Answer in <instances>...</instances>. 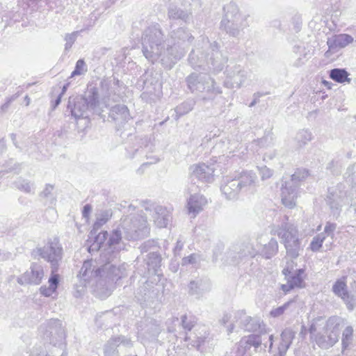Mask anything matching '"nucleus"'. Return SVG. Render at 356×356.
<instances>
[{
    "instance_id": "obj_24",
    "label": "nucleus",
    "mask_w": 356,
    "mask_h": 356,
    "mask_svg": "<svg viewBox=\"0 0 356 356\" xmlns=\"http://www.w3.org/2000/svg\"><path fill=\"white\" fill-rule=\"evenodd\" d=\"M94 263L95 261L92 260H87L83 262L79 273V277L84 282H88L92 278L100 277L102 268L95 269L96 266L94 265Z\"/></svg>"
},
{
    "instance_id": "obj_43",
    "label": "nucleus",
    "mask_w": 356,
    "mask_h": 356,
    "mask_svg": "<svg viewBox=\"0 0 356 356\" xmlns=\"http://www.w3.org/2000/svg\"><path fill=\"white\" fill-rule=\"evenodd\" d=\"M353 329L347 326L342 333L341 343L343 349H346L353 341Z\"/></svg>"
},
{
    "instance_id": "obj_55",
    "label": "nucleus",
    "mask_w": 356,
    "mask_h": 356,
    "mask_svg": "<svg viewBox=\"0 0 356 356\" xmlns=\"http://www.w3.org/2000/svg\"><path fill=\"white\" fill-rule=\"evenodd\" d=\"M336 224L327 222L324 228V232H322L321 234H325L326 238L330 237L332 240L334 236V232L336 229Z\"/></svg>"
},
{
    "instance_id": "obj_27",
    "label": "nucleus",
    "mask_w": 356,
    "mask_h": 356,
    "mask_svg": "<svg viewBox=\"0 0 356 356\" xmlns=\"http://www.w3.org/2000/svg\"><path fill=\"white\" fill-rule=\"evenodd\" d=\"M207 203V200L203 195L200 194L192 195L187 202L188 213L193 214V216L195 217L203 209Z\"/></svg>"
},
{
    "instance_id": "obj_15",
    "label": "nucleus",
    "mask_w": 356,
    "mask_h": 356,
    "mask_svg": "<svg viewBox=\"0 0 356 356\" xmlns=\"http://www.w3.org/2000/svg\"><path fill=\"white\" fill-rule=\"evenodd\" d=\"M258 252L254 245L250 241L234 245L228 252V257L232 259L234 263L238 262L246 257H254Z\"/></svg>"
},
{
    "instance_id": "obj_41",
    "label": "nucleus",
    "mask_w": 356,
    "mask_h": 356,
    "mask_svg": "<svg viewBox=\"0 0 356 356\" xmlns=\"http://www.w3.org/2000/svg\"><path fill=\"white\" fill-rule=\"evenodd\" d=\"M113 289V284L108 282L106 287L102 286V281L99 280L97 286L96 296L101 299H105L112 293Z\"/></svg>"
},
{
    "instance_id": "obj_11",
    "label": "nucleus",
    "mask_w": 356,
    "mask_h": 356,
    "mask_svg": "<svg viewBox=\"0 0 356 356\" xmlns=\"http://www.w3.org/2000/svg\"><path fill=\"white\" fill-rule=\"evenodd\" d=\"M273 335L268 334H250L243 337L238 344V353L237 356H243L248 349L254 347L257 351L259 348L262 349L261 345L264 346V350L268 347V351L273 352Z\"/></svg>"
},
{
    "instance_id": "obj_16",
    "label": "nucleus",
    "mask_w": 356,
    "mask_h": 356,
    "mask_svg": "<svg viewBox=\"0 0 356 356\" xmlns=\"http://www.w3.org/2000/svg\"><path fill=\"white\" fill-rule=\"evenodd\" d=\"M241 192L245 194H253L257 188V177L252 171H243L235 177Z\"/></svg>"
},
{
    "instance_id": "obj_49",
    "label": "nucleus",
    "mask_w": 356,
    "mask_h": 356,
    "mask_svg": "<svg viewBox=\"0 0 356 356\" xmlns=\"http://www.w3.org/2000/svg\"><path fill=\"white\" fill-rule=\"evenodd\" d=\"M15 186L19 190L24 191L26 193H30L32 192L33 184H31L27 180L19 179L17 181L15 182Z\"/></svg>"
},
{
    "instance_id": "obj_20",
    "label": "nucleus",
    "mask_w": 356,
    "mask_h": 356,
    "mask_svg": "<svg viewBox=\"0 0 356 356\" xmlns=\"http://www.w3.org/2000/svg\"><path fill=\"white\" fill-rule=\"evenodd\" d=\"M169 37L167 48L173 47V52H175L176 49L178 50L181 49L184 53V49L181 47V42L193 38L191 34L184 28H179L177 30L172 31L169 34Z\"/></svg>"
},
{
    "instance_id": "obj_39",
    "label": "nucleus",
    "mask_w": 356,
    "mask_h": 356,
    "mask_svg": "<svg viewBox=\"0 0 356 356\" xmlns=\"http://www.w3.org/2000/svg\"><path fill=\"white\" fill-rule=\"evenodd\" d=\"M349 73L345 69L334 68L330 71V77L338 83L350 82L348 78Z\"/></svg>"
},
{
    "instance_id": "obj_9",
    "label": "nucleus",
    "mask_w": 356,
    "mask_h": 356,
    "mask_svg": "<svg viewBox=\"0 0 356 356\" xmlns=\"http://www.w3.org/2000/svg\"><path fill=\"white\" fill-rule=\"evenodd\" d=\"M44 338L54 346H58L63 350L61 356H67L65 351V334L62 323L58 319H50L44 326L41 327Z\"/></svg>"
},
{
    "instance_id": "obj_64",
    "label": "nucleus",
    "mask_w": 356,
    "mask_h": 356,
    "mask_svg": "<svg viewBox=\"0 0 356 356\" xmlns=\"http://www.w3.org/2000/svg\"><path fill=\"white\" fill-rule=\"evenodd\" d=\"M60 102H61V95H59L52 104L53 109H55L60 104Z\"/></svg>"
},
{
    "instance_id": "obj_48",
    "label": "nucleus",
    "mask_w": 356,
    "mask_h": 356,
    "mask_svg": "<svg viewBox=\"0 0 356 356\" xmlns=\"http://www.w3.org/2000/svg\"><path fill=\"white\" fill-rule=\"evenodd\" d=\"M88 70L85 61L83 59H79L76 61L75 68L71 74L70 77L75 76H80L84 74Z\"/></svg>"
},
{
    "instance_id": "obj_21",
    "label": "nucleus",
    "mask_w": 356,
    "mask_h": 356,
    "mask_svg": "<svg viewBox=\"0 0 356 356\" xmlns=\"http://www.w3.org/2000/svg\"><path fill=\"white\" fill-rule=\"evenodd\" d=\"M145 211L152 212V216L154 222L159 228L165 227L171 220L170 211L163 206L153 207V209L146 207Z\"/></svg>"
},
{
    "instance_id": "obj_42",
    "label": "nucleus",
    "mask_w": 356,
    "mask_h": 356,
    "mask_svg": "<svg viewBox=\"0 0 356 356\" xmlns=\"http://www.w3.org/2000/svg\"><path fill=\"white\" fill-rule=\"evenodd\" d=\"M111 216L112 213L109 210L102 211L99 213H98L97 216L96 221L94 223V229H99L103 225L108 222V220L111 218Z\"/></svg>"
},
{
    "instance_id": "obj_37",
    "label": "nucleus",
    "mask_w": 356,
    "mask_h": 356,
    "mask_svg": "<svg viewBox=\"0 0 356 356\" xmlns=\"http://www.w3.org/2000/svg\"><path fill=\"white\" fill-rule=\"evenodd\" d=\"M161 257L154 252H149L147 258V265L149 270H152L154 274L159 275V269L161 266Z\"/></svg>"
},
{
    "instance_id": "obj_26",
    "label": "nucleus",
    "mask_w": 356,
    "mask_h": 356,
    "mask_svg": "<svg viewBox=\"0 0 356 356\" xmlns=\"http://www.w3.org/2000/svg\"><path fill=\"white\" fill-rule=\"evenodd\" d=\"M239 145L238 140L224 137L215 145L213 149L214 151L221 152L223 155H227V156L229 157L230 156L229 154L235 153Z\"/></svg>"
},
{
    "instance_id": "obj_40",
    "label": "nucleus",
    "mask_w": 356,
    "mask_h": 356,
    "mask_svg": "<svg viewBox=\"0 0 356 356\" xmlns=\"http://www.w3.org/2000/svg\"><path fill=\"white\" fill-rule=\"evenodd\" d=\"M278 250V243L276 239L272 238L267 244H265L261 251V254L266 259L273 257Z\"/></svg>"
},
{
    "instance_id": "obj_52",
    "label": "nucleus",
    "mask_w": 356,
    "mask_h": 356,
    "mask_svg": "<svg viewBox=\"0 0 356 356\" xmlns=\"http://www.w3.org/2000/svg\"><path fill=\"white\" fill-rule=\"evenodd\" d=\"M107 235V232L99 233L96 237V243H94L88 248L89 252H90L95 250H99L102 248L101 244H102L106 240Z\"/></svg>"
},
{
    "instance_id": "obj_1",
    "label": "nucleus",
    "mask_w": 356,
    "mask_h": 356,
    "mask_svg": "<svg viewBox=\"0 0 356 356\" xmlns=\"http://www.w3.org/2000/svg\"><path fill=\"white\" fill-rule=\"evenodd\" d=\"M143 52L145 58L154 63L160 60L165 67L171 68L172 65L184 56L183 49L173 47L164 49L163 45V33L159 24H152L143 31L142 36Z\"/></svg>"
},
{
    "instance_id": "obj_4",
    "label": "nucleus",
    "mask_w": 356,
    "mask_h": 356,
    "mask_svg": "<svg viewBox=\"0 0 356 356\" xmlns=\"http://www.w3.org/2000/svg\"><path fill=\"white\" fill-rule=\"evenodd\" d=\"M98 99V93L95 89H91L85 96H70L67 111H70L75 120L86 119L91 113L100 115L103 110Z\"/></svg>"
},
{
    "instance_id": "obj_3",
    "label": "nucleus",
    "mask_w": 356,
    "mask_h": 356,
    "mask_svg": "<svg viewBox=\"0 0 356 356\" xmlns=\"http://www.w3.org/2000/svg\"><path fill=\"white\" fill-rule=\"evenodd\" d=\"M216 42H210L207 38H202L189 54L188 63L194 69H212L219 72L223 69L227 58L219 51Z\"/></svg>"
},
{
    "instance_id": "obj_36",
    "label": "nucleus",
    "mask_w": 356,
    "mask_h": 356,
    "mask_svg": "<svg viewBox=\"0 0 356 356\" xmlns=\"http://www.w3.org/2000/svg\"><path fill=\"white\" fill-rule=\"evenodd\" d=\"M346 278V277H343L342 278L337 280L332 286V291L334 293L341 298L345 301L348 300L349 298Z\"/></svg>"
},
{
    "instance_id": "obj_47",
    "label": "nucleus",
    "mask_w": 356,
    "mask_h": 356,
    "mask_svg": "<svg viewBox=\"0 0 356 356\" xmlns=\"http://www.w3.org/2000/svg\"><path fill=\"white\" fill-rule=\"evenodd\" d=\"M193 106V101H187L177 106L175 111L179 116H181L190 112Z\"/></svg>"
},
{
    "instance_id": "obj_56",
    "label": "nucleus",
    "mask_w": 356,
    "mask_h": 356,
    "mask_svg": "<svg viewBox=\"0 0 356 356\" xmlns=\"http://www.w3.org/2000/svg\"><path fill=\"white\" fill-rule=\"evenodd\" d=\"M258 170L262 180L269 179L273 175V171L266 166L258 167Z\"/></svg>"
},
{
    "instance_id": "obj_6",
    "label": "nucleus",
    "mask_w": 356,
    "mask_h": 356,
    "mask_svg": "<svg viewBox=\"0 0 356 356\" xmlns=\"http://www.w3.org/2000/svg\"><path fill=\"white\" fill-rule=\"evenodd\" d=\"M275 232L284 244L287 256L292 259L297 258L301 250L297 227L291 223L285 222L282 223Z\"/></svg>"
},
{
    "instance_id": "obj_29",
    "label": "nucleus",
    "mask_w": 356,
    "mask_h": 356,
    "mask_svg": "<svg viewBox=\"0 0 356 356\" xmlns=\"http://www.w3.org/2000/svg\"><path fill=\"white\" fill-rule=\"evenodd\" d=\"M110 118L119 124H123L129 120L130 115L125 105L118 104L113 106L109 113Z\"/></svg>"
},
{
    "instance_id": "obj_18",
    "label": "nucleus",
    "mask_w": 356,
    "mask_h": 356,
    "mask_svg": "<svg viewBox=\"0 0 356 356\" xmlns=\"http://www.w3.org/2000/svg\"><path fill=\"white\" fill-rule=\"evenodd\" d=\"M214 167L206 163H198L191 167L192 178H195L202 182L211 183L214 180Z\"/></svg>"
},
{
    "instance_id": "obj_45",
    "label": "nucleus",
    "mask_w": 356,
    "mask_h": 356,
    "mask_svg": "<svg viewBox=\"0 0 356 356\" xmlns=\"http://www.w3.org/2000/svg\"><path fill=\"white\" fill-rule=\"evenodd\" d=\"M294 300H289L288 302H285L283 305L278 307L277 308L273 309L270 314L272 317L277 318L281 316L286 311H287L290 306L294 303Z\"/></svg>"
},
{
    "instance_id": "obj_17",
    "label": "nucleus",
    "mask_w": 356,
    "mask_h": 356,
    "mask_svg": "<svg viewBox=\"0 0 356 356\" xmlns=\"http://www.w3.org/2000/svg\"><path fill=\"white\" fill-rule=\"evenodd\" d=\"M43 276L44 270L42 266L38 263H33L30 270H27L17 278V282L20 284H39L41 283Z\"/></svg>"
},
{
    "instance_id": "obj_38",
    "label": "nucleus",
    "mask_w": 356,
    "mask_h": 356,
    "mask_svg": "<svg viewBox=\"0 0 356 356\" xmlns=\"http://www.w3.org/2000/svg\"><path fill=\"white\" fill-rule=\"evenodd\" d=\"M343 320L341 317L339 316H331L330 317L325 325V332H334L336 334L337 338L339 339V326L343 323Z\"/></svg>"
},
{
    "instance_id": "obj_22",
    "label": "nucleus",
    "mask_w": 356,
    "mask_h": 356,
    "mask_svg": "<svg viewBox=\"0 0 356 356\" xmlns=\"http://www.w3.org/2000/svg\"><path fill=\"white\" fill-rule=\"evenodd\" d=\"M353 42V38L346 33L334 35L327 38V44L328 50L325 52V55L329 56L331 52L337 51L339 49L344 48Z\"/></svg>"
},
{
    "instance_id": "obj_61",
    "label": "nucleus",
    "mask_w": 356,
    "mask_h": 356,
    "mask_svg": "<svg viewBox=\"0 0 356 356\" xmlns=\"http://www.w3.org/2000/svg\"><path fill=\"white\" fill-rule=\"evenodd\" d=\"M92 211V207L90 204H86L83 207V211H82V215L84 218H88Z\"/></svg>"
},
{
    "instance_id": "obj_34",
    "label": "nucleus",
    "mask_w": 356,
    "mask_h": 356,
    "mask_svg": "<svg viewBox=\"0 0 356 356\" xmlns=\"http://www.w3.org/2000/svg\"><path fill=\"white\" fill-rule=\"evenodd\" d=\"M170 1L171 3L168 8V18L170 19H181L184 22H186L189 18L188 13L173 4L174 3H177V0Z\"/></svg>"
},
{
    "instance_id": "obj_51",
    "label": "nucleus",
    "mask_w": 356,
    "mask_h": 356,
    "mask_svg": "<svg viewBox=\"0 0 356 356\" xmlns=\"http://www.w3.org/2000/svg\"><path fill=\"white\" fill-rule=\"evenodd\" d=\"M181 318L183 328L185 330L191 331L195 323V318L192 316L184 315Z\"/></svg>"
},
{
    "instance_id": "obj_10",
    "label": "nucleus",
    "mask_w": 356,
    "mask_h": 356,
    "mask_svg": "<svg viewBox=\"0 0 356 356\" xmlns=\"http://www.w3.org/2000/svg\"><path fill=\"white\" fill-rule=\"evenodd\" d=\"M188 88L192 92H207L213 95L222 92L219 86H216V82L207 74L193 73L186 79Z\"/></svg>"
},
{
    "instance_id": "obj_7",
    "label": "nucleus",
    "mask_w": 356,
    "mask_h": 356,
    "mask_svg": "<svg viewBox=\"0 0 356 356\" xmlns=\"http://www.w3.org/2000/svg\"><path fill=\"white\" fill-rule=\"evenodd\" d=\"M34 258L40 257L51 264V273H56L63 258V248L58 238L49 239L43 247H38L32 252Z\"/></svg>"
},
{
    "instance_id": "obj_59",
    "label": "nucleus",
    "mask_w": 356,
    "mask_h": 356,
    "mask_svg": "<svg viewBox=\"0 0 356 356\" xmlns=\"http://www.w3.org/2000/svg\"><path fill=\"white\" fill-rule=\"evenodd\" d=\"M54 190V186L51 184H47L45 186L44 189L41 193V195L43 197H48L49 195L51 194L52 191Z\"/></svg>"
},
{
    "instance_id": "obj_44",
    "label": "nucleus",
    "mask_w": 356,
    "mask_h": 356,
    "mask_svg": "<svg viewBox=\"0 0 356 356\" xmlns=\"http://www.w3.org/2000/svg\"><path fill=\"white\" fill-rule=\"evenodd\" d=\"M345 181L351 185L356 186V163L349 166L344 175Z\"/></svg>"
},
{
    "instance_id": "obj_50",
    "label": "nucleus",
    "mask_w": 356,
    "mask_h": 356,
    "mask_svg": "<svg viewBox=\"0 0 356 356\" xmlns=\"http://www.w3.org/2000/svg\"><path fill=\"white\" fill-rule=\"evenodd\" d=\"M79 32V31H74L71 33H67L65 36V51H68L71 47H72L73 44L76 41Z\"/></svg>"
},
{
    "instance_id": "obj_33",
    "label": "nucleus",
    "mask_w": 356,
    "mask_h": 356,
    "mask_svg": "<svg viewBox=\"0 0 356 356\" xmlns=\"http://www.w3.org/2000/svg\"><path fill=\"white\" fill-rule=\"evenodd\" d=\"M313 139L312 133L308 129L299 130L293 138V147L300 149L306 146Z\"/></svg>"
},
{
    "instance_id": "obj_28",
    "label": "nucleus",
    "mask_w": 356,
    "mask_h": 356,
    "mask_svg": "<svg viewBox=\"0 0 356 356\" xmlns=\"http://www.w3.org/2000/svg\"><path fill=\"white\" fill-rule=\"evenodd\" d=\"M341 185L339 186V194L337 191L330 193V195L327 197V202L330 205V209L334 212H338L343 204H346L348 197L344 200L343 193L341 190ZM346 193H344L346 195Z\"/></svg>"
},
{
    "instance_id": "obj_8",
    "label": "nucleus",
    "mask_w": 356,
    "mask_h": 356,
    "mask_svg": "<svg viewBox=\"0 0 356 356\" xmlns=\"http://www.w3.org/2000/svg\"><path fill=\"white\" fill-rule=\"evenodd\" d=\"M308 176V171L302 169L298 170L291 175L289 181H285V185L282 187V202L283 204L290 209L296 206V200L298 197V188L299 182Z\"/></svg>"
},
{
    "instance_id": "obj_30",
    "label": "nucleus",
    "mask_w": 356,
    "mask_h": 356,
    "mask_svg": "<svg viewBox=\"0 0 356 356\" xmlns=\"http://www.w3.org/2000/svg\"><path fill=\"white\" fill-rule=\"evenodd\" d=\"M266 325L261 323L259 319L244 316L242 327L248 332H259V334H268L266 330Z\"/></svg>"
},
{
    "instance_id": "obj_46",
    "label": "nucleus",
    "mask_w": 356,
    "mask_h": 356,
    "mask_svg": "<svg viewBox=\"0 0 356 356\" xmlns=\"http://www.w3.org/2000/svg\"><path fill=\"white\" fill-rule=\"evenodd\" d=\"M326 236L325 234H318L314 236L310 243V248L313 252H317L323 245V243L325 241Z\"/></svg>"
},
{
    "instance_id": "obj_23",
    "label": "nucleus",
    "mask_w": 356,
    "mask_h": 356,
    "mask_svg": "<svg viewBox=\"0 0 356 356\" xmlns=\"http://www.w3.org/2000/svg\"><path fill=\"white\" fill-rule=\"evenodd\" d=\"M120 344H122L127 347L133 346L131 339H127L124 336L112 337L105 345L104 356H118L117 348Z\"/></svg>"
},
{
    "instance_id": "obj_35",
    "label": "nucleus",
    "mask_w": 356,
    "mask_h": 356,
    "mask_svg": "<svg viewBox=\"0 0 356 356\" xmlns=\"http://www.w3.org/2000/svg\"><path fill=\"white\" fill-rule=\"evenodd\" d=\"M48 282L49 284V286L48 287H47L46 286H42L40 289L41 294L46 297H49L54 293L56 292L59 282L58 275L56 274V273H51V277H49Z\"/></svg>"
},
{
    "instance_id": "obj_57",
    "label": "nucleus",
    "mask_w": 356,
    "mask_h": 356,
    "mask_svg": "<svg viewBox=\"0 0 356 356\" xmlns=\"http://www.w3.org/2000/svg\"><path fill=\"white\" fill-rule=\"evenodd\" d=\"M350 195V208H353L355 213H356V189H352Z\"/></svg>"
},
{
    "instance_id": "obj_58",
    "label": "nucleus",
    "mask_w": 356,
    "mask_h": 356,
    "mask_svg": "<svg viewBox=\"0 0 356 356\" xmlns=\"http://www.w3.org/2000/svg\"><path fill=\"white\" fill-rule=\"evenodd\" d=\"M205 339H206L205 336L197 337L196 340H192V342H191L192 346L196 347L197 349H200L202 343H203Z\"/></svg>"
},
{
    "instance_id": "obj_54",
    "label": "nucleus",
    "mask_w": 356,
    "mask_h": 356,
    "mask_svg": "<svg viewBox=\"0 0 356 356\" xmlns=\"http://www.w3.org/2000/svg\"><path fill=\"white\" fill-rule=\"evenodd\" d=\"M341 167V163L339 159H333L327 163V169L330 170L333 174H337L340 172Z\"/></svg>"
},
{
    "instance_id": "obj_14",
    "label": "nucleus",
    "mask_w": 356,
    "mask_h": 356,
    "mask_svg": "<svg viewBox=\"0 0 356 356\" xmlns=\"http://www.w3.org/2000/svg\"><path fill=\"white\" fill-rule=\"evenodd\" d=\"M119 252H108V248L104 252L101 254V257L105 258L106 263L102 267V273L100 278H105L108 282L113 284L118 280L124 276V272L122 268L117 267L115 264H111L113 259L116 257Z\"/></svg>"
},
{
    "instance_id": "obj_63",
    "label": "nucleus",
    "mask_w": 356,
    "mask_h": 356,
    "mask_svg": "<svg viewBox=\"0 0 356 356\" xmlns=\"http://www.w3.org/2000/svg\"><path fill=\"white\" fill-rule=\"evenodd\" d=\"M231 317L232 316L230 314H226L223 316V317L220 320V322L222 323V324L226 325L227 323L230 321Z\"/></svg>"
},
{
    "instance_id": "obj_31",
    "label": "nucleus",
    "mask_w": 356,
    "mask_h": 356,
    "mask_svg": "<svg viewBox=\"0 0 356 356\" xmlns=\"http://www.w3.org/2000/svg\"><path fill=\"white\" fill-rule=\"evenodd\" d=\"M314 340L320 348L327 349L333 346L339 339L334 332L326 333L325 332L324 334H316Z\"/></svg>"
},
{
    "instance_id": "obj_62",
    "label": "nucleus",
    "mask_w": 356,
    "mask_h": 356,
    "mask_svg": "<svg viewBox=\"0 0 356 356\" xmlns=\"http://www.w3.org/2000/svg\"><path fill=\"white\" fill-rule=\"evenodd\" d=\"M305 56H306V54H305ZM305 56H304V58H298L293 63V65L296 66V67H300L302 66L303 64H305Z\"/></svg>"
},
{
    "instance_id": "obj_13",
    "label": "nucleus",
    "mask_w": 356,
    "mask_h": 356,
    "mask_svg": "<svg viewBox=\"0 0 356 356\" xmlns=\"http://www.w3.org/2000/svg\"><path fill=\"white\" fill-rule=\"evenodd\" d=\"M224 86L228 88H240L246 82L248 72L241 65L234 63L227 66Z\"/></svg>"
},
{
    "instance_id": "obj_53",
    "label": "nucleus",
    "mask_w": 356,
    "mask_h": 356,
    "mask_svg": "<svg viewBox=\"0 0 356 356\" xmlns=\"http://www.w3.org/2000/svg\"><path fill=\"white\" fill-rule=\"evenodd\" d=\"M200 261V257L198 254H191L189 256L184 257L181 260L182 266L196 265Z\"/></svg>"
},
{
    "instance_id": "obj_60",
    "label": "nucleus",
    "mask_w": 356,
    "mask_h": 356,
    "mask_svg": "<svg viewBox=\"0 0 356 356\" xmlns=\"http://www.w3.org/2000/svg\"><path fill=\"white\" fill-rule=\"evenodd\" d=\"M184 247V242L181 241V240H178L177 241V243H176V246L174 249V253H175V255H178L179 254L181 250H182Z\"/></svg>"
},
{
    "instance_id": "obj_25",
    "label": "nucleus",
    "mask_w": 356,
    "mask_h": 356,
    "mask_svg": "<svg viewBox=\"0 0 356 356\" xmlns=\"http://www.w3.org/2000/svg\"><path fill=\"white\" fill-rule=\"evenodd\" d=\"M221 191L227 200H235L241 192L236 177H227L221 186Z\"/></svg>"
},
{
    "instance_id": "obj_19",
    "label": "nucleus",
    "mask_w": 356,
    "mask_h": 356,
    "mask_svg": "<svg viewBox=\"0 0 356 356\" xmlns=\"http://www.w3.org/2000/svg\"><path fill=\"white\" fill-rule=\"evenodd\" d=\"M211 289L210 281L204 278H195L188 284V293L196 298L203 297Z\"/></svg>"
},
{
    "instance_id": "obj_2",
    "label": "nucleus",
    "mask_w": 356,
    "mask_h": 356,
    "mask_svg": "<svg viewBox=\"0 0 356 356\" xmlns=\"http://www.w3.org/2000/svg\"><path fill=\"white\" fill-rule=\"evenodd\" d=\"M135 208L129 207L131 213L122 217L118 227L114 229L107 243L108 252H120L124 250L125 245L122 241V234L127 240H139L147 237L149 232L146 218L142 215L134 213Z\"/></svg>"
},
{
    "instance_id": "obj_32",
    "label": "nucleus",
    "mask_w": 356,
    "mask_h": 356,
    "mask_svg": "<svg viewBox=\"0 0 356 356\" xmlns=\"http://www.w3.org/2000/svg\"><path fill=\"white\" fill-rule=\"evenodd\" d=\"M295 337V332L290 328H286L281 334V341L277 348L280 356H284Z\"/></svg>"
},
{
    "instance_id": "obj_5",
    "label": "nucleus",
    "mask_w": 356,
    "mask_h": 356,
    "mask_svg": "<svg viewBox=\"0 0 356 356\" xmlns=\"http://www.w3.org/2000/svg\"><path fill=\"white\" fill-rule=\"evenodd\" d=\"M225 15L221 21V27L229 35L236 37L248 26V15L239 12L237 6L229 3L225 7Z\"/></svg>"
},
{
    "instance_id": "obj_12",
    "label": "nucleus",
    "mask_w": 356,
    "mask_h": 356,
    "mask_svg": "<svg viewBox=\"0 0 356 356\" xmlns=\"http://www.w3.org/2000/svg\"><path fill=\"white\" fill-rule=\"evenodd\" d=\"M293 263V261L287 262L286 266L282 270L286 283L282 284L280 289L285 294L295 288H303L305 285V270L302 268L294 269Z\"/></svg>"
}]
</instances>
